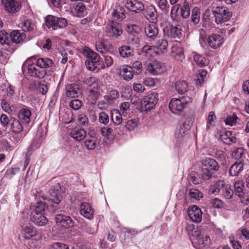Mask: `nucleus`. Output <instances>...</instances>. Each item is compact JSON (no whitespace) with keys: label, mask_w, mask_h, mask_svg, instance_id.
Here are the masks:
<instances>
[{"label":"nucleus","mask_w":249,"mask_h":249,"mask_svg":"<svg viewBox=\"0 0 249 249\" xmlns=\"http://www.w3.org/2000/svg\"><path fill=\"white\" fill-rule=\"evenodd\" d=\"M31 221L37 226H44L48 222L45 214L48 209V205L45 200L37 201L32 208Z\"/></svg>","instance_id":"f257e3e1"},{"label":"nucleus","mask_w":249,"mask_h":249,"mask_svg":"<svg viewBox=\"0 0 249 249\" xmlns=\"http://www.w3.org/2000/svg\"><path fill=\"white\" fill-rule=\"evenodd\" d=\"M206 40L209 46L213 49L219 48L224 42V38L221 35L217 34H212L206 38L204 31H202L199 35V43L201 46H204Z\"/></svg>","instance_id":"f03ea898"},{"label":"nucleus","mask_w":249,"mask_h":249,"mask_svg":"<svg viewBox=\"0 0 249 249\" xmlns=\"http://www.w3.org/2000/svg\"><path fill=\"white\" fill-rule=\"evenodd\" d=\"M156 40L157 42L154 46L145 45L142 48V52L145 53L146 56L152 55L153 52L157 54L166 52L167 47L168 45L167 41L164 38L157 39Z\"/></svg>","instance_id":"7ed1b4c3"},{"label":"nucleus","mask_w":249,"mask_h":249,"mask_svg":"<svg viewBox=\"0 0 249 249\" xmlns=\"http://www.w3.org/2000/svg\"><path fill=\"white\" fill-rule=\"evenodd\" d=\"M190 102L191 99L188 97H181L179 99L173 98L170 102L169 107L173 113L179 115Z\"/></svg>","instance_id":"20e7f679"},{"label":"nucleus","mask_w":249,"mask_h":249,"mask_svg":"<svg viewBox=\"0 0 249 249\" xmlns=\"http://www.w3.org/2000/svg\"><path fill=\"white\" fill-rule=\"evenodd\" d=\"M45 24L48 28L56 30L58 28L66 27L68 23L67 20L64 18L48 15L45 18Z\"/></svg>","instance_id":"39448f33"},{"label":"nucleus","mask_w":249,"mask_h":249,"mask_svg":"<svg viewBox=\"0 0 249 249\" xmlns=\"http://www.w3.org/2000/svg\"><path fill=\"white\" fill-rule=\"evenodd\" d=\"M215 20L217 24H222L231 18L229 9L223 6H216L213 10Z\"/></svg>","instance_id":"423d86ee"},{"label":"nucleus","mask_w":249,"mask_h":249,"mask_svg":"<svg viewBox=\"0 0 249 249\" xmlns=\"http://www.w3.org/2000/svg\"><path fill=\"white\" fill-rule=\"evenodd\" d=\"M158 100V95L156 92L149 93L143 99L141 105L144 108V111H147L155 107Z\"/></svg>","instance_id":"0eeeda50"},{"label":"nucleus","mask_w":249,"mask_h":249,"mask_svg":"<svg viewBox=\"0 0 249 249\" xmlns=\"http://www.w3.org/2000/svg\"><path fill=\"white\" fill-rule=\"evenodd\" d=\"M101 84H96L95 87H92L89 91L87 100L89 104L95 105L99 97L102 95V90L101 89Z\"/></svg>","instance_id":"6e6552de"},{"label":"nucleus","mask_w":249,"mask_h":249,"mask_svg":"<svg viewBox=\"0 0 249 249\" xmlns=\"http://www.w3.org/2000/svg\"><path fill=\"white\" fill-rule=\"evenodd\" d=\"M55 221L57 226L64 229H68L74 226V222L68 215L57 214L55 216Z\"/></svg>","instance_id":"1a4fd4ad"},{"label":"nucleus","mask_w":249,"mask_h":249,"mask_svg":"<svg viewBox=\"0 0 249 249\" xmlns=\"http://www.w3.org/2000/svg\"><path fill=\"white\" fill-rule=\"evenodd\" d=\"M105 31L108 36L115 38H118L123 33L121 25L113 21L106 27Z\"/></svg>","instance_id":"9d476101"},{"label":"nucleus","mask_w":249,"mask_h":249,"mask_svg":"<svg viewBox=\"0 0 249 249\" xmlns=\"http://www.w3.org/2000/svg\"><path fill=\"white\" fill-rule=\"evenodd\" d=\"M124 5L128 11L136 13L142 11L144 9L143 4L138 0H126Z\"/></svg>","instance_id":"9b49d317"},{"label":"nucleus","mask_w":249,"mask_h":249,"mask_svg":"<svg viewBox=\"0 0 249 249\" xmlns=\"http://www.w3.org/2000/svg\"><path fill=\"white\" fill-rule=\"evenodd\" d=\"M146 69L150 73L158 75L163 73L165 70V68L163 64L156 60L147 64Z\"/></svg>","instance_id":"f8f14e48"},{"label":"nucleus","mask_w":249,"mask_h":249,"mask_svg":"<svg viewBox=\"0 0 249 249\" xmlns=\"http://www.w3.org/2000/svg\"><path fill=\"white\" fill-rule=\"evenodd\" d=\"M187 213L190 219L194 222L199 223L202 220V212L200 209L196 205L189 206Z\"/></svg>","instance_id":"ddd939ff"},{"label":"nucleus","mask_w":249,"mask_h":249,"mask_svg":"<svg viewBox=\"0 0 249 249\" xmlns=\"http://www.w3.org/2000/svg\"><path fill=\"white\" fill-rule=\"evenodd\" d=\"M21 232L23 234L25 240H29L37 235V231L30 223H26L21 226Z\"/></svg>","instance_id":"4468645a"},{"label":"nucleus","mask_w":249,"mask_h":249,"mask_svg":"<svg viewBox=\"0 0 249 249\" xmlns=\"http://www.w3.org/2000/svg\"><path fill=\"white\" fill-rule=\"evenodd\" d=\"M5 10L11 13H15L21 8L19 2L15 0H1Z\"/></svg>","instance_id":"2eb2a0df"},{"label":"nucleus","mask_w":249,"mask_h":249,"mask_svg":"<svg viewBox=\"0 0 249 249\" xmlns=\"http://www.w3.org/2000/svg\"><path fill=\"white\" fill-rule=\"evenodd\" d=\"M66 96L69 98L78 97L80 94L79 86L76 84H71L67 85L65 88Z\"/></svg>","instance_id":"dca6fc26"},{"label":"nucleus","mask_w":249,"mask_h":249,"mask_svg":"<svg viewBox=\"0 0 249 249\" xmlns=\"http://www.w3.org/2000/svg\"><path fill=\"white\" fill-rule=\"evenodd\" d=\"M80 213L85 218L91 219L94 216V210L88 203H81L80 208Z\"/></svg>","instance_id":"f3484780"},{"label":"nucleus","mask_w":249,"mask_h":249,"mask_svg":"<svg viewBox=\"0 0 249 249\" xmlns=\"http://www.w3.org/2000/svg\"><path fill=\"white\" fill-rule=\"evenodd\" d=\"M202 167L205 169H209L213 172L217 171L219 169L217 162L214 159L206 158L201 161Z\"/></svg>","instance_id":"a211bd4d"},{"label":"nucleus","mask_w":249,"mask_h":249,"mask_svg":"<svg viewBox=\"0 0 249 249\" xmlns=\"http://www.w3.org/2000/svg\"><path fill=\"white\" fill-rule=\"evenodd\" d=\"M60 189V185L57 183L53 187V188L51 189L50 191V199L56 204L59 203L62 199V196L60 194V191L59 190Z\"/></svg>","instance_id":"6ab92c4d"},{"label":"nucleus","mask_w":249,"mask_h":249,"mask_svg":"<svg viewBox=\"0 0 249 249\" xmlns=\"http://www.w3.org/2000/svg\"><path fill=\"white\" fill-rule=\"evenodd\" d=\"M36 64H32L28 66V72L29 75L34 77L42 78L46 74L44 70H40L36 68Z\"/></svg>","instance_id":"aec40b11"},{"label":"nucleus","mask_w":249,"mask_h":249,"mask_svg":"<svg viewBox=\"0 0 249 249\" xmlns=\"http://www.w3.org/2000/svg\"><path fill=\"white\" fill-rule=\"evenodd\" d=\"M145 34L149 39V41H153L158 39V29L154 24L149 25L145 28Z\"/></svg>","instance_id":"412c9836"},{"label":"nucleus","mask_w":249,"mask_h":249,"mask_svg":"<svg viewBox=\"0 0 249 249\" xmlns=\"http://www.w3.org/2000/svg\"><path fill=\"white\" fill-rule=\"evenodd\" d=\"M100 140L95 135H91L84 142V145L89 150L95 149L99 144Z\"/></svg>","instance_id":"4be33fe9"},{"label":"nucleus","mask_w":249,"mask_h":249,"mask_svg":"<svg viewBox=\"0 0 249 249\" xmlns=\"http://www.w3.org/2000/svg\"><path fill=\"white\" fill-rule=\"evenodd\" d=\"M134 73V70H132L130 65H128L124 66L120 71L121 76L125 81H129L132 79Z\"/></svg>","instance_id":"5701e85b"},{"label":"nucleus","mask_w":249,"mask_h":249,"mask_svg":"<svg viewBox=\"0 0 249 249\" xmlns=\"http://www.w3.org/2000/svg\"><path fill=\"white\" fill-rule=\"evenodd\" d=\"M144 16L145 18L152 22H155L157 19V12L153 5H149L146 7Z\"/></svg>","instance_id":"b1692460"},{"label":"nucleus","mask_w":249,"mask_h":249,"mask_svg":"<svg viewBox=\"0 0 249 249\" xmlns=\"http://www.w3.org/2000/svg\"><path fill=\"white\" fill-rule=\"evenodd\" d=\"M70 135L73 139L80 142L85 138L86 132L82 128L75 127L71 131Z\"/></svg>","instance_id":"393cba45"},{"label":"nucleus","mask_w":249,"mask_h":249,"mask_svg":"<svg viewBox=\"0 0 249 249\" xmlns=\"http://www.w3.org/2000/svg\"><path fill=\"white\" fill-rule=\"evenodd\" d=\"M83 54L87 57V60L97 63L100 58L99 55L93 52L89 48H85L83 51Z\"/></svg>","instance_id":"a878e982"},{"label":"nucleus","mask_w":249,"mask_h":249,"mask_svg":"<svg viewBox=\"0 0 249 249\" xmlns=\"http://www.w3.org/2000/svg\"><path fill=\"white\" fill-rule=\"evenodd\" d=\"M31 116V111L28 108H22L18 113L19 120L25 124H28L30 122Z\"/></svg>","instance_id":"bb28decb"},{"label":"nucleus","mask_w":249,"mask_h":249,"mask_svg":"<svg viewBox=\"0 0 249 249\" xmlns=\"http://www.w3.org/2000/svg\"><path fill=\"white\" fill-rule=\"evenodd\" d=\"M54 65L53 61L48 57H40L36 61V66L40 68L47 69L52 68Z\"/></svg>","instance_id":"cd10ccee"},{"label":"nucleus","mask_w":249,"mask_h":249,"mask_svg":"<svg viewBox=\"0 0 249 249\" xmlns=\"http://www.w3.org/2000/svg\"><path fill=\"white\" fill-rule=\"evenodd\" d=\"M72 11L75 16L83 17L86 15V7L82 2H79L74 6Z\"/></svg>","instance_id":"c85d7f7f"},{"label":"nucleus","mask_w":249,"mask_h":249,"mask_svg":"<svg viewBox=\"0 0 249 249\" xmlns=\"http://www.w3.org/2000/svg\"><path fill=\"white\" fill-rule=\"evenodd\" d=\"M10 36L12 41L17 44L22 42L26 36L25 33H20L18 30L13 31Z\"/></svg>","instance_id":"c756f323"},{"label":"nucleus","mask_w":249,"mask_h":249,"mask_svg":"<svg viewBox=\"0 0 249 249\" xmlns=\"http://www.w3.org/2000/svg\"><path fill=\"white\" fill-rule=\"evenodd\" d=\"M11 131L14 133H19L23 130V127L18 120L11 119L10 120Z\"/></svg>","instance_id":"7c9ffc66"},{"label":"nucleus","mask_w":249,"mask_h":249,"mask_svg":"<svg viewBox=\"0 0 249 249\" xmlns=\"http://www.w3.org/2000/svg\"><path fill=\"white\" fill-rule=\"evenodd\" d=\"M21 27L24 32H33L36 29V24L31 19H25L21 23Z\"/></svg>","instance_id":"2f4dec72"},{"label":"nucleus","mask_w":249,"mask_h":249,"mask_svg":"<svg viewBox=\"0 0 249 249\" xmlns=\"http://www.w3.org/2000/svg\"><path fill=\"white\" fill-rule=\"evenodd\" d=\"M193 54L194 61L199 66L202 67L209 64L208 60L202 55L195 52L193 53Z\"/></svg>","instance_id":"473e14b6"},{"label":"nucleus","mask_w":249,"mask_h":249,"mask_svg":"<svg viewBox=\"0 0 249 249\" xmlns=\"http://www.w3.org/2000/svg\"><path fill=\"white\" fill-rule=\"evenodd\" d=\"M225 182L223 180H219L216 182L214 185L211 186L210 189V192L211 194L217 195L222 192V190L225 186Z\"/></svg>","instance_id":"72a5a7b5"},{"label":"nucleus","mask_w":249,"mask_h":249,"mask_svg":"<svg viewBox=\"0 0 249 249\" xmlns=\"http://www.w3.org/2000/svg\"><path fill=\"white\" fill-rule=\"evenodd\" d=\"M235 194L239 197L242 198L244 195L243 188L244 187V182L242 180L236 181L234 184Z\"/></svg>","instance_id":"f704fd0d"},{"label":"nucleus","mask_w":249,"mask_h":249,"mask_svg":"<svg viewBox=\"0 0 249 249\" xmlns=\"http://www.w3.org/2000/svg\"><path fill=\"white\" fill-rule=\"evenodd\" d=\"M119 54L123 58H128L133 55L132 49L128 46L124 45L119 49Z\"/></svg>","instance_id":"c9c22d12"},{"label":"nucleus","mask_w":249,"mask_h":249,"mask_svg":"<svg viewBox=\"0 0 249 249\" xmlns=\"http://www.w3.org/2000/svg\"><path fill=\"white\" fill-rule=\"evenodd\" d=\"M243 164L241 162L234 163L230 169V174L232 176L238 175L243 170Z\"/></svg>","instance_id":"e433bc0d"},{"label":"nucleus","mask_w":249,"mask_h":249,"mask_svg":"<svg viewBox=\"0 0 249 249\" xmlns=\"http://www.w3.org/2000/svg\"><path fill=\"white\" fill-rule=\"evenodd\" d=\"M122 115L118 110H114L111 112V120L114 125H118L122 123Z\"/></svg>","instance_id":"4c0bfd02"},{"label":"nucleus","mask_w":249,"mask_h":249,"mask_svg":"<svg viewBox=\"0 0 249 249\" xmlns=\"http://www.w3.org/2000/svg\"><path fill=\"white\" fill-rule=\"evenodd\" d=\"M170 35L173 38L180 39L182 36L180 26L172 25L170 28Z\"/></svg>","instance_id":"58836bf2"},{"label":"nucleus","mask_w":249,"mask_h":249,"mask_svg":"<svg viewBox=\"0 0 249 249\" xmlns=\"http://www.w3.org/2000/svg\"><path fill=\"white\" fill-rule=\"evenodd\" d=\"M119 97V93L116 90L109 91L107 95L104 96L105 100L109 104H111Z\"/></svg>","instance_id":"ea45409f"},{"label":"nucleus","mask_w":249,"mask_h":249,"mask_svg":"<svg viewBox=\"0 0 249 249\" xmlns=\"http://www.w3.org/2000/svg\"><path fill=\"white\" fill-rule=\"evenodd\" d=\"M175 88L179 93L183 94L187 91L188 85L185 81H179L176 83Z\"/></svg>","instance_id":"a19ab883"},{"label":"nucleus","mask_w":249,"mask_h":249,"mask_svg":"<svg viewBox=\"0 0 249 249\" xmlns=\"http://www.w3.org/2000/svg\"><path fill=\"white\" fill-rule=\"evenodd\" d=\"M233 194V192L231 190V186L228 184H225L221 195H222L225 198L229 199L231 198Z\"/></svg>","instance_id":"79ce46f5"},{"label":"nucleus","mask_w":249,"mask_h":249,"mask_svg":"<svg viewBox=\"0 0 249 249\" xmlns=\"http://www.w3.org/2000/svg\"><path fill=\"white\" fill-rule=\"evenodd\" d=\"M159 79L157 78L147 77L143 80V84L147 87H152L159 85Z\"/></svg>","instance_id":"37998d69"},{"label":"nucleus","mask_w":249,"mask_h":249,"mask_svg":"<svg viewBox=\"0 0 249 249\" xmlns=\"http://www.w3.org/2000/svg\"><path fill=\"white\" fill-rule=\"evenodd\" d=\"M139 121L137 119H133L128 120L125 125V127L128 131H131L134 130L138 126Z\"/></svg>","instance_id":"c03bdc74"},{"label":"nucleus","mask_w":249,"mask_h":249,"mask_svg":"<svg viewBox=\"0 0 249 249\" xmlns=\"http://www.w3.org/2000/svg\"><path fill=\"white\" fill-rule=\"evenodd\" d=\"M200 11L198 8L195 7L192 11L191 20L194 24H196L199 21Z\"/></svg>","instance_id":"a18cd8bd"},{"label":"nucleus","mask_w":249,"mask_h":249,"mask_svg":"<svg viewBox=\"0 0 249 249\" xmlns=\"http://www.w3.org/2000/svg\"><path fill=\"white\" fill-rule=\"evenodd\" d=\"M181 15L184 18H187L190 15V8L189 4L185 1L182 6L181 9Z\"/></svg>","instance_id":"49530a36"},{"label":"nucleus","mask_w":249,"mask_h":249,"mask_svg":"<svg viewBox=\"0 0 249 249\" xmlns=\"http://www.w3.org/2000/svg\"><path fill=\"white\" fill-rule=\"evenodd\" d=\"M120 110L123 116H126L129 113L130 111V103L128 102H125L121 104L120 107Z\"/></svg>","instance_id":"de8ad7c7"},{"label":"nucleus","mask_w":249,"mask_h":249,"mask_svg":"<svg viewBox=\"0 0 249 249\" xmlns=\"http://www.w3.org/2000/svg\"><path fill=\"white\" fill-rule=\"evenodd\" d=\"M207 72L205 70L199 71L197 75V78L195 80L196 85H201L204 81V78L206 77Z\"/></svg>","instance_id":"09e8293b"},{"label":"nucleus","mask_w":249,"mask_h":249,"mask_svg":"<svg viewBox=\"0 0 249 249\" xmlns=\"http://www.w3.org/2000/svg\"><path fill=\"white\" fill-rule=\"evenodd\" d=\"M1 105L2 109L8 113H10L14 110L15 107L5 99L2 100Z\"/></svg>","instance_id":"8fccbe9b"},{"label":"nucleus","mask_w":249,"mask_h":249,"mask_svg":"<svg viewBox=\"0 0 249 249\" xmlns=\"http://www.w3.org/2000/svg\"><path fill=\"white\" fill-rule=\"evenodd\" d=\"M171 52L173 53H175V54L174 55V57L178 56L180 60L184 57V53L182 50L180 48H179L178 46H177V45L172 47Z\"/></svg>","instance_id":"3c124183"},{"label":"nucleus","mask_w":249,"mask_h":249,"mask_svg":"<svg viewBox=\"0 0 249 249\" xmlns=\"http://www.w3.org/2000/svg\"><path fill=\"white\" fill-rule=\"evenodd\" d=\"M8 34L4 30L0 31V43L1 45H9L10 41L8 38Z\"/></svg>","instance_id":"603ef678"},{"label":"nucleus","mask_w":249,"mask_h":249,"mask_svg":"<svg viewBox=\"0 0 249 249\" xmlns=\"http://www.w3.org/2000/svg\"><path fill=\"white\" fill-rule=\"evenodd\" d=\"M113 58L108 54L104 56V64L101 66V69H104L106 67H109L113 64Z\"/></svg>","instance_id":"864d4df0"},{"label":"nucleus","mask_w":249,"mask_h":249,"mask_svg":"<svg viewBox=\"0 0 249 249\" xmlns=\"http://www.w3.org/2000/svg\"><path fill=\"white\" fill-rule=\"evenodd\" d=\"M132 70H134L135 73L138 74L142 72V63L139 61H136L131 64Z\"/></svg>","instance_id":"5fc2aeb1"},{"label":"nucleus","mask_w":249,"mask_h":249,"mask_svg":"<svg viewBox=\"0 0 249 249\" xmlns=\"http://www.w3.org/2000/svg\"><path fill=\"white\" fill-rule=\"evenodd\" d=\"M98 121L100 123L107 125L109 121V116L105 112H101L99 114Z\"/></svg>","instance_id":"6e6d98bb"},{"label":"nucleus","mask_w":249,"mask_h":249,"mask_svg":"<svg viewBox=\"0 0 249 249\" xmlns=\"http://www.w3.org/2000/svg\"><path fill=\"white\" fill-rule=\"evenodd\" d=\"M127 31L130 34H140L141 29L139 26L135 24H128L127 25Z\"/></svg>","instance_id":"4d7b16f0"},{"label":"nucleus","mask_w":249,"mask_h":249,"mask_svg":"<svg viewBox=\"0 0 249 249\" xmlns=\"http://www.w3.org/2000/svg\"><path fill=\"white\" fill-rule=\"evenodd\" d=\"M179 8V5L178 4H176L175 5L173 6L172 7L171 13H170V16L171 18L173 20H178V11Z\"/></svg>","instance_id":"13d9d810"},{"label":"nucleus","mask_w":249,"mask_h":249,"mask_svg":"<svg viewBox=\"0 0 249 249\" xmlns=\"http://www.w3.org/2000/svg\"><path fill=\"white\" fill-rule=\"evenodd\" d=\"M189 195L190 197L194 198L196 200H199L202 197V194L196 189H190L189 190Z\"/></svg>","instance_id":"bf43d9fd"},{"label":"nucleus","mask_w":249,"mask_h":249,"mask_svg":"<svg viewBox=\"0 0 249 249\" xmlns=\"http://www.w3.org/2000/svg\"><path fill=\"white\" fill-rule=\"evenodd\" d=\"M158 6L164 13H167L169 11V5L168 4L167 0H159L158 2Z\"/></svg>","instance_id":"052dcab7"},{"label":"nucleus","mask_w":249,"mask_h":249,"mask_svg":"<svg viewBox=\"0 0 249 249\" xmlns=\"http://www.w3.org/2000/svg\"><path fill=\"white\" fill-rule=\"evenodd\" d=\"M238 118L236 114L233 113L232 115L227 117L225 120V124L227 125L232 126L236 123Z\"/></svg>","instance_id":"680f3d73"},{"label":"nucleus","mask_w":249,"mask_h":249,"mask_svg":"<svg viewBox=\"0 0 249 249\" xmlns=\"http://www.w3.org/2000/svg\"><path fill=\"white\" fill-rule=\"evenodd\" d=\"M244 154V151L243 149L241 148H238L233 150L232 152L231 156L233 158L238 159L241 158Z\"/></svg>","instance_id":"e2e57ef3"},{"label":"nucleus","mask_w":249,"mask_h":249,"mask_svg":"<svg viewBox=\"0 0 249 249\" xmlns=\"http://www.w3.org/2000/svg\"><path fill=\"white\" fill-rule=\"evenodd\" d=\"M70 107L74 110H77L80 108L82 105V103L81 101L78 99H74L72 100L70 103Z\"/></svg>","instance_id":"0e129e2a"},{"label":"nucleus","mask_w":249,"mask_h":249,"mask_svg":"<svg viewBox=\"0 0 249 249\" xmlns=\"http://www.w3.org/2000/svg\"><path fill=\"white\" fill-rule=\"evenodd\" d=\"M77 122L79 124L83 125H88L89 124V120L86 115L81 114L78 115L77 117Z\"/></svg>","instance_id":"69168bd1"},{"label":"nucleus","mask_w":249,"mask_h":249,"mask_svg":"<svg viewBox=\"0 0 249 249\" xmlns=\"http://www.w3.org/2000/svg\"><path fill=\"white\" fill-rule=\"evenodd\" d=\"M96 50L101 53H104L106 52L107 47L104 43L101 41H98L96 43Z\"/></svg>","instance_id":"338daca9"},{"label":"nucleus","mask_w":249,"mask_h":249,"mask_svg":"<svg viewBox=\"0 0 249 249\" xmlns=\"http://www.w3.org/2000/svg\"><path fill=\"white\" fill-rule=\"evenodd\" d=\"M52 249H69V246L65 244L57 242L52 246Z\"/></svg>","instance_id":"774afa93"}]
</instances>
